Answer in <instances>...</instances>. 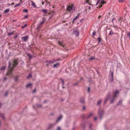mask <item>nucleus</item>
Wrapping results in <instances>:
<instances>
[{
	"instance_id": "nucleus-1",
	"label": "nucleus",
	"mask_w": 130,
	"mask_h": 130,
	"mask_svg": "<svg viewBox=\"0 0 130 130\" xmlns=\"http://www.w3.org/2000/svg\"><path fill=\"white\" fill-rule=\"evenodd\" d=\"M75 8V7L72 4L68 7L67 8V10L72 13L74 12Z\"/></svg>"
},
{
	"instance_id": "nucleus-2",
	"label": "nucleus",
	"mask_w": 130,
	"mask_h": 130,
	"mask_svg": "<svg viewBox=\"0 0 130 130\" xmlns=\"http://www.w3.org/2000/svg\"><path fill=\"white\" fill-rule=\"evenodd\" d=\"M9 66L8 69V71L7 73V75H11L12 74V71L13 69V68H11L10 65L11 64V62H8Z\"/></svg>"
},
{
	"instance_id": "nucleus-3",
	"label": "nucleus",
	"mask_w": 130,
	"mask_h": 130,
	"mask_svg": "<svg viewBox=\"0 0 130 130\" xmlns=\"http://www.w3.org/2000/svg\"><path fill=\"white\" fill-rule=\"evenodd\" d=\"M119 93V92L117 90H116L115 94L113 96L112 98L111 99L110 101V103H113L114 102V100L116 97L117 96V95Z\"/></svg>"
},
{
	"instance_id": "nucleus-4",
	"label": "nucleus",
	"mask_w": 130,
	"mask_h": 130,
	"mask_svg": "<svg viewBox=\"0 0 130 130\" xmlns=\"http://www.w3.org/2000/svg\"><path fill=\"white\" fill-rule=\"evenodd\" d=\"M104 112V110L103 109H100L99 110L98 113L100 115V118L101 120L103 115Z\"/></svg>"
},
{
	"instance_id": "nucleus-5",
	"label": "nucleus",
	"mask_w": 130,
	"mask_h": 130,
	"mask_svg": "<svg viewBox=\"0 0 130 130\" xmlns=\"http://www.w3.org/2000/svg\"><path fill=\"white\" fill-rule=\"evenodd\" d=\"M45 21V20H43L39 24L37 25V27L36 28V29L37 30H39L41 27L42 25L44 23Z\"/></svg>"
},
{
	"instance_id": "nucleus-6",
	"label": "nucleus",
	"mask_w": 130,
	"mask_h": 130,
	"mask_svg": "<svg viewBox=\"0 0 130 130\" xmlns=\"http://www.w3.org/2000/svg\"><path fill=\"white\" fill-rule=\"evenodd\" d=\"M58 60H59L58 59L56 60L55 59H54L53 60H51L50 61H49L48 60L46 61L45 62H46L47 63H53L57 61Z\"/></svg>"
},
{
	"instance_id": "nucleus-7",
	"label": "nucleus",
	"mask_w": 130,
	"mask_h": 130,
	"mask_svg": "<svg viewBox=\"0 0 130 130\" xmlns=\"http://www.w3.org/2000/svg\"><path fill=\"white\" fill-rule=\"evenodd\" d=\"M106 3V1H104L103 0H102L99 4V7H101L103 4Z\"/></svg>"
},
{
	"instance_id": "nucleus-8",
	"label": "nucleus",
	"mask_w": 130,
	"mask_h": 130,
	"mask_svg": "<svg viewBox=\"0 0 130 130\" xmlns=\"http://www.w3.org/2000/svg\"><path fill=\"white\" fill-rule=\"evenodd\" d=\"M74 34L76 36H78L79 35V31L77 30H76L74 31Z\"/></svg>"
},
{
	"instance_id": "nucleus-9",
	"label": "nucleus",
	"mask_w": 130,
	"mask_h": 130,
	"mask_svg": "<svg viewBox=\"0 0 130 130\" xmlns=\"http://www.w3.org/2000/svg\"><path fill=\"white\" fill-rule=\"evenodd\" d=\"M18 64V60H15L13 61V67H16V66Z\"/></svg>"
},
{
	"instance_id": "nucleus-10",
	"label": "nucleus",
	"mask_w": 130,
	"mask_h": 130,
	"mask_svg": "<svg viewBox=\"0 0 130 130\" xmlns=\"http://www.w3.org/2000/svg\"><path fill=\"white\" fill-rule=\"evenodd\" d=\"M28 39V37L27 36H25L24 37H22L21 39L22 40H23L24 41H26Z\"/></svg>"
},
{
	"instance_id": "nucleus-11",
	"label": "nucleus",
	"mask_w": 130,
	"mask_h": 130,
	"mask_svg": "<svg viewBox=\"0 0 130 130\" xmlns=\"http://www.w3.org/2000/svg\"><path fill=\"white\" fill-rule=\"evenodd\" d=\"M110 97V95L109 94H108L106 98L105 99V101L104 102V104H105L106 102L109 99Z\"/></svg>"
},
{
	"instance_id": "nucleus-12",
	"label": "nucleus",
	"mask_w": 130,
	"mask_h": 130,
	"mask_svg": "<svg viewBox=\"0 0 130 130\" xmlns=\"http://www.w3.org/2000/svg\"><path fill=\"white\" fill-rule=\"evenodd\" d=\"M79 101L80 103L83 104H84L85 102V100L83 98H80Z\"/></svg>"
},
{
	"instance_id": "nucleus-13",
	"label": "nucleus",
	"mask_w": 130,
	"mask_h": 130,
	"mask_svg": "<svg viewBox=\"0 0 130 130\" xmlns=\"http://www.w3.org/2000/svg\"><path fill=\"white\" fill-rule=\"evenodd\" d=\"M41 10L44 14H46L47 12V11L46 9H43Z\"/></svg>"
},
{
	"instance_id": "nucleus-14",
	"label": "nucleus",
	"mask_w": 130,
	"mask_h": 130,
	"mask_svg": "<svg viewBox=\"0 0 130 130\" xmlns=\"http://www.w3.org/2000/svg\"><path fill=\"white\" fill-rule=\"evenodd\" d=\"M42 107V106L41 105H39L38 104H36L35 105H33V107L34 108H35V107Z\"/></svg>"
},
{
	"instance_id": "nucleus-15",
	"label": "nucleus",
	"mask_w": 130,
	"mask_h": 130,
	"mask_svg": "<svg viewBox=\"0 0 130 130\" xmlns=\"http://www.w3.org/2000/svg\"><path fill=\"white\" fill-rule=\"evenodd\" d=\"M62 117V116H60L58 118L57 120L56 121V122L57 123L58 122L60 121Z\"/></svg>"
},
{
	"instance_id": "nucleus-16",
	"label": "nucleus",
	"mask_w": 130,
	"mask_h": 130,
	"mask_svg": "<svg viewBox=\"0 0 130 130\" xmlns=\"http://www.w3.org/2000/svg\"><path fill=\"white\" fill-rule=\"evenodd\" d=\"M59 66V63H56V64H54L53 66V67L54 68H56L58 66Z\"/></svg>"
},
{
	"instance_id": "nucleus-17",
	"label": "nucleus",
	"mask_w": 130,
	"mask_h": 130,
	"mask_svg": "<svg viewBox=\"0 0 130 130\" xmlns=\"http://www.w3.org/2000/svg\"><path fill=\"white\" fill-rule=\"evenodd\" d=\"M79 14H78L74 18L73 20V22L74 21L77 19L79 17Z\"/></svg>"
},
{
	"instance_id": "nucleus-18",
	"label": "nucleus",
	"mask_w": 130,
	"mask_h": 130,
	"mask_svg": "<svg viewBox=\"0 0 130 130\" xmlns=\"http://www.w3.org/2000/svg\"><path fill=\"white\" fill-rule=\"evenodd\" d=\"M10 11V9H6L4 11V13H8Z\"/></svg>"
},
{
	"instance_id": "nucleus-19",
	"label": "nucleus",
	"mask_w": 130,
	"mask_h": 130,
	"mask_svg": "<svg viewBox=\"0 0 130 130\" xmlns=\"http://www.w3.org/2000/svg\"><path fill=\"white\" fill-rule=\"evenodd\" d=\"M32 87V84L31 83H29L27 84L26 85V87L27 88H28L29 87Z\"/></svg>"
},
{
	"instance_id": "nucleus-20",
	"label": "nucleus",
	"mask_w": 130,
	"mask_h": 130,
	"mask_svg": "<svg viewBox=\"0 0 130 130\" xmlns=\"http://www.w3.org/2000/svg\"><path fill=\"white\" fill-rule=\"evenodd\" d=\"M31 2L32 3L31 4V5L33 6L34 7H36V5L35 3L33 2L32 1H31Z\"/></svg>"
},
{
	"instance_id": "nucleus-21",
	"label": "nucleus",
	"mask_w": 130,
	"mask_h": 130,
	"mask_svg": "<svg viewBox=\"0 0 130 130\" xmlns=\"http://www.w3.org/2000/svg\"><path fill=\"white\" fill-rule=\"evenodd\" d=\"M58 43L59 45H61L62 46H63V47H64V46L65 45L64 44L62 43H61L59 42H58Z\"/></svg>"
},
{
	"instance_id": "nucleus-22",
	"label": "nucleus",
	"mask_w": 130,
	"mask_h": 130,
	"mask_svg": "<svg viewBox=\"0 0 130 130\" xmlns=\"http://www.w3.org/2000/svg\"><path fill=\"white\" fill-rule=\"evenodd\" d=\"M111 76L112 77V79L110 80L111 81H112L113 80V72H112L111 73Z\"/></svg>"
},
{
	"instance_id": "nucleus-23",
	"label": "nucleus",
	"mask_w": 130,
	"mask_h": 130,
	"mask_svg": "<svg viewBox=\"0 0 130 130\" xmlns=\"http://www.w3.org/2000/svg\"><path fill=\"white\" fill-rule=\"evenodd\" d=\"M101 101H102V100H99V101H98V102L97 103V105H100L101 103Z\"/></svg>"
},
{
	"instance_id": "nucleus-24",
	"label": "nucleus",
	"mask_w": 130,
	"mask_h": 130,
	"mask_svg": "<svg viewBox=\"0 0 130 130\" xmlns=\"http://www.w3.org/2000/svg\"><path fill=\"white\" fill-rule=\"evenodd\" d=\"M27 56L29 57V59H31V58L32 57V56L31 55H30V54H27Z\"/></svg>"
},
{
	"instance_id": "nucleus-25",
	"label": "nucleus",
	"mask_w": 130,
	"mask_h": 130,
	"mask_svg": "<svg viewBox=\"0 0 130 130\" xmlns=\"http://www.w3.org/2000/svg\"><path fill=\"white\" fill-rule=\"evenodd\" d=\"M6 68V67L5 66H4L2 68H1L0 69L1 70H4Z\"/></svg>"
},
{
	"instance_id": "nucleus-26",
	"label": "nucleus",
	"mask_w": 130,
	"mask_h": 130,
	"mask_svg": "<svg viewBox=\"0 0 130 130\" xmlns=\"http://www.w3.org/2000/svg\"><path fill=\"white\" fill-rule=\"evenodd\" d=\"M27 26V24H25L24 26H22L21 27V29H23L25 28Z\"/></svg>"
},
{
	"instance_id": "nucleus-27",
	"label": "nucleus",
	"mask_w": 130,
	"mask_h": 130,
	"mask_svg": "<svg viewBox=\"0 0 130 130\" xmlns=\"http://www.w3.org/2000/svg\"><path fill=\"white\" fill-rule=\"evenodd\" d=\"M0 116H1L2 118L3 119H4V115L0 112Z\"/></svg>"
},
{
	"instance_id": "nucleus-28",
	"label": "nucleus",
	"mask_w": 130,
	"mask_h": 130,
	"mask_svg": "<svg viewBox=\"0 0 130 130\" xmlns=\"http://www.w3.org/2000/svg\"><path fill=\"white\" fill-rule=\"evenodd\" d=\"M92 115V113H91L87 117V118H89Z\"/></svg>"
},
{
	"instance_id": "nucleus-29",
	"label": "nucleus",
	"mask_w": 130,
	"mask_h": 130,
	"mask_svg": "<svg viewBox=\"0 0 130 130\" xmlns=\"http://www.w3.org/2000/svg\"><path fill=\"white\" fill-rule=\"evenodd\" d=\"M90 1L89 0H87L85 3V4L87 3L88 4H89Z\"/></svg>"
},
{
	"instance_id": "nucleus-30",
	"label": "nucleus",
	"mask_w": 130,
	"mask_h": 130,
	"mask_svg": "<svg viewBox=\"0 0 130 130\" xmlns=\"http://www.w3.org/2000/svg\"><path fill=\"white\" fill-rule=\"evenodd\" d=\"M13 34V32H9L7 34V35L8 36H9L11 35H12Z\"/></svg>"
},
{
	"instance_id": "nucleus-31",
	"label": "nucleus",
	"mask_w": 130,
	"mask_h": 130,
	"mask_svg": "<svg viewBox=\"0 0 130 130\" xmlns=\"http://www.w3.org/2000/svg\"><path fill=\"white\" fill-rule=\"evenodd\" d=\"M113 34V32L112 30H110L109 33V35H111Z\"/></svg>"
},
{
	"instance_id": "nucleus-32",
	"label": "nucleus",
	"mask_w": 130,
	"mask_h": 130,
	"mask_svg": "<svg viewBox=\"0 0 130 130\" xmlns=\"http://www.w3.org/2000/svg\"><path fill=\"white\" fill-rule=\"evenodd\" d=\"M61 81L62 82V87L63 88V85L64 84V82L63 79H61Z\"/></svg>"
},
{
	"instance_id": "nucleus-33",
	"label": "nucleus",
	"mask_w": 130,
	"mask_h": 130,
	"mask_svg": "<svg viewBox=\"0 0 130 130\" xmlns=\"http://www.w3.org/2000/svg\"><path fill=\"white\" fill-rule=\"evenodd\" d=\"M116 21V20L115 18H114L112 19V22L113 23H114Z\"/></svg>"
},
{
	"instance_id": "nucleus-34",
	"label": "nucleus",
	"mask_w": 130,
	"mask_h": 130,
	"mask_svg": "<svg viewBox=\"0 0 130 130\" xmlns=\"http://www.w3.org/2000/svg\"><path fill=\"white\" fill-rule=\"evenodd\" d=\"M21 4V3H20L16 5H15L14 6V7L15 8H16L17 7V6H19Z\"/></svg>"
},
{
	"instance_id": "nucleus-35",
	"label": "nucleus",
	"mask_w": 130,
	"mask_h": 130,
	"mask_svg": "<svg viewBox=\"0 0 130 130\" xmlns=\"http://www.w3.org/2000/svg\"><path fill=\"white\" fill-rule=\"evenodd\" d=\"M96 34V32L95 31H94V32H93L92 33V36L93 37H94V36H95Z\"/></svg>"
},
{
	"instance_id": "nucleus-36",
	"label": "nucleus",
	"mask_w": 130,
	"mask_h": 130,
	"mask_svg": "<svg viewBox=\"0 0 130 130\" xmlns=\"http://www.w3.org/2000/svg\"><path fill=\"white\" fill-rule=\"evenodd\" d=\"M8 91H7L6 92V93H5L4 96H6L8 95Z\"/></svg>"
},
{
	"instance_id": "nucleus-37",
	"label": "nucleus",
	"mask_w": 130,
	"mask_h": 130,
	"mask_svg": "<svg viewBox=\"0 0 130 130\" xmlns=\"http://www.w3.org/2000/svg\"><path fill=\"white\" fill-rule=\"evenodd\" d=\"M121 103L122 101H120L117 104V105H119L121 104Z\"/></svg>"
},
{
	"instance_id": "nucleus-38",
	"label": "nucleus",
	"mask_w": 130,
	"mask_h": 130,
	"mask_svg": "<svg viewBox=\"0 0 130 130\" xmlns=\"http://www.w3.org/2000/svg\"><path fill=\"white\" fill-rule=\"evenodd\" d=\"M94 57H90V58L89 59V60H93L94 59Z\"/></svg>"
},
{
	"instance_id": "nucleus-39",
	"label": "nucleus",
	"mask_w": 130,
	"mask_h": 130,
	"mask_svg": "<svg viewBox=\"0 0 130 130\" xmlns=\"http://www.w3.org/2000/svg\"><path fill=\"white\" fill-rule=\"evenodd\" d=\"M31 77V74H29L28 76L27 77L28 78H29Z\"/></svg>"
},
{
	"instance_id": "nucleus-40",
	"label": "nucleus",
	"mask_w": 130,
	"mask_h": 130,
	"mask_svg": "<svg viewBox=\"0 0 130 130\" xmlns=\"http://www.w3.org/2000/svg\"><path fill=\"white\" fill-rule=\"evenodd\" d=\"M98 42H99L101 41V38L100 37L98 38Z\"/></svg>"
},
{
	"instance_id": "nucleus-41",
	"label": "nucleus",
	"mask_w": 130,
	"mask_h": 130,
	"mask_svg": "<svg viewBox=\"0 0 130 130\" xmlns=\"http://www.w3.org/2000/svg\"><path fill=\"white\" fill-rule=\"evenodd\" d=\"M92 124H90V125L89 127V128L90 129H91V127H92Z\"/></svg>"
},
{
	"instance_id": "nucleus-42",
	"label": "nucleus",
	"mask_w": 130,
	"mask_h": 130,
	"mask_svg": "<svg viewBox=\"0 0 130 130\" xmlns=\"http://www.w3.org/2000/svg\"><path fill=\"white\" fill-rule=\"evenodd\" d=\"M23 11L26 12H27L28 11V10L26 9H25L23 10Z\"/></svg>"
},
{
	"instance_id": "nucleus-43",
	"label": "nucleus",
	"mask_w": 130,
	"mask_h": 130,
	"mask_svg": "<svg viewBox=\"0 0 130 130\" xmlns=\"http://www.w3.org/2000/svg\"><path fill=\"white\" fill-rule=\"evenodd\" d=\"M127 35L129 36V38L130 39V32H128Z\"/></svg>"
},
{
	"instance_id": "nucleus-44",
	"label": "nucleus",
	"mask_w": 130,
	"mask_h": 130,
	"mask_svg": "<svg viewBox=\"0 0 130 130\" xmlns=\"http://www.w3.org/2000/svg\"><path fill=\"white\" fill-rule=\"evenodd\" d=\"M28 17V15H25L24 17V18L26 19Z\"/></svg>"
},
{
	"instance_id": "nucleus-45",
	"label": "nucleus",
	"mask_w": 130,
	"mask_h": 130,
	"mask_svg": "<svg viewBox=\"0 0 130 130\" xmlns=\"http://www.w3.org/2000/svg\"><path fill=\"white\" fill-rule=\"evenodd\" d=\"M100 0H98L96 3L95 4L96 5L99 3V2Z\"/></svg>"
},
{
	"instance_id": "nucleus-46",
	"label": "nucleus",
	"mask_w": 130,
	"mask_h": 130,
	"mask_svg": "<svg viewBox=\"0 0 130 130\" xmlns=\"http://www.w3.org/2000/svg\"><path fill=\"white\" fill-rule=\"evenodd\" d=\"M57 130H61L60 128L59 127H58Z\"/></svg>"
},
{
	"instance_id": "nucleus-47",
	"label": "nucleus",
	"mask_w": 130,
	"mask_h": 130,
	"mask_svg": "<svg viewBox=\"0 0 130 130\" xmlns=\"http://www.w3.org/2000/svg\"><path fill=\"white\" fill-rule=\"evenodd\" d=\"M7 78L6 77H4V80L5 81L6 80Z\"/></svg>"
},
{
	"instance_id": "nucleus-48",
	"label": "nucleus",
	"mask_w": 130,
	"mask_h": 130,
	"mask_svg": "<svg viewBox=\"0 0 130 130\" xmlns=\"http://www.w3.org/2000/svg\"><path fill=\"white\" fill-rule=\"evenodd\" d=\"M122 19V18L120 17V18L118 19V20L119 21H120Z\"/></svg>"
},
{
	"instance_id": "nucleus-49",
	"label": "nucleus",
	"mask_w": 130,
	"mask_h": 130,
	"mask_svg": "<svg viewBox=\"0 0 130 130\" xmlns=\"http://www.w3.org/2000/svg\"><path fill=\"white\" fill-rule=\"evenodd\" d=\"M97 119V117H95L94 118V120H96Z\"/></svg>"
},
{
	"instance_id": "nucleus-50",
	"label": "nucleus",
	"mask_w": 130,
	"mask_h": 130,
	"mask_svg": "<svg viewBox=\"0 0 130 130\" xmlns=\"http://www.w3.org/2000/svg\"><path fill=\"white\" fill-rule=\"evenodd\" d=\"M123 2V1H122V0H120L119 1V2L120 3H122Z\"/></svg>"
},
{
	"instance_id": "nucleus-51",
	"label": "nucleus",
	"mask_w": 130,
	"mask_h": 130,
	"mask_svg": "<svg viewBox=\"0 0 130 130\" xmlns=\"http://www.w3.org/2000/svg\"><path fill=\"white\" fill-rule=\"evenodd\" d=\"M18 37V35L17 34L15 36H14V38H16Z\"/></svg>"
},
{
	"instance_id": "nucleus-52",
	"label": "nucleus",
	"mask_w": 130,
	"mask_h": 130,
	"mask_svg": "<svg viewBox=\"0 0 130 130\" xmlns=\"http://www.w3.org/2000/svg\"><path fill=\"white\" fill-rule=\"evenodd\" d=\"M36 89H35L33 91V93H34L35 92V91H36Z\"/></svg>"
},
{
	"instance_id": "nucleus-53",
	"label": "nucleus",
	"mask_w": 130,
	"mask_h": 130,
	"mask_svg": "<svg viewBox=\"0 0 130 130\" xmlns=\"http://www.w3.org/2000/svg\"><path fill=\"white\" fill-rule=\"evenodd\" d=\"M83 109L84 110H85V106L83 107Z\"/></svg>"
},
{
	"instance_id": "nucleus-54",
	"label": "nucleus",
	"mask_w": 130,
	"mask_h": 130,
	"mask_svg": "<svg viewBox=\"0 0 130 130\" xmlns=\"http://www.w3.org/2000/svg\"><path fill=\"white\" fill-rule=\"evenodd\" d=\"M89 90H90V88L89 87H88V91L89 92Z\"/></svg>"
},
{
	"instance_id": "nucleus-55",
	"label": "nucleus",
	"mask_w": 130,
	"mask_h": 130,
	"mask_svg": "<svg viewBox=\"0 0 130 130\" xmlns=\"http://www.w3.org/2000/svg\"><path fill=\"white\" fill-rule=\"evenodd\" d=\"M75 129V128L74 127H73L72 128V130H74Z\"/></svg>"
},
{
	"instance_id": "nucleus-56",
	"label": "nucleus",
	"mask_w": 130,
	"mask_h": 130,
	"mask_svg": "<svg viewBox=\"0 0 130 130\" xmlns=\"http://www.w3.org/2000/svg\"><path fill=\"white\" fill-rule=\"evenodd\" d=\"M15 79L16 81L17 80V78L16 77L15 78Z\"/></svg>"
},
{
	"instance_id": "nucleus-57",
	"label": "nucleus",
	"mask_w": 130,
	"mask_h": 130,
	"mask_svg": "<svg viewBox=\"0 0 130 130\" xmlns=\"http://www.w3.org/2000/svg\"><path fill=\"white\" fill-rule=\"evenodd\" d=\"M14 4V3H11V5H13Z\"/></svg>"
},
{
	"instance_id": "nucleus-58",
	"label": "nucleus",
	"mask_w": 130,
	"mask_h": 130,
	"mask_svg": "<svg viewBox=\"0 0 130 130\" xmlns=\"http://www.w3.org/2000/svg\"><path fill=\"white\" fill-rule=\"evenodd\" d=\"M42 5H43L44 3V2H42Z\"/></svg>"
},
{
	"instance_id": "nucleus-59",
	"label": "nucleus",
	"mask_w": 130,
	"mask_h": 130,
	"mask_svg": "<svg viewBox=\"0 0 130 130\" xmlns=\"http://www.w3.org/2000/svg\"><path fill=\"white\" fill-rule=\"evenodd\" d=\"M101 16H99V17H98V18H101Z\"/></svg>"
},
{
	"instance_id": "nucleus-60",
	"label": "nucleus",
	"mask_w": 130,
	"mask_h": 130,
	"mask_svg": "<svg viewBox=\"0 0 130 130\" xmlns=\"http://www.w3.org/2000/svg\"><path fill=\"white\" fill-rule=\"evenodd\" d=\"M46 102V101H44V103H45Z\"/></svg>"
},
{
	"instance_id": "nucleus-61",
	"label": "nucleus",
	"mask_w": 130,
	"mask_h": 130,
	"mask_svg": "<svg viewBox=\"0 0 130 130\" xmlns=\"http://www.w3.org/2000/svg\"><path fill=\"white\" fill-rule=\"evenodd\" d=\"M11 5V4H9L8 5V6H9L10 5Z\"/></svg>"
},
{
	"instance_id": "nucleus-62",
	"label": "nucleus",
	"mask_w": 130,
	"mask_h": 130,
	"mask_svg": "<svg viewBox=\"0 0 130 130\" xmlns=\"http://www.w3.org/2000/svg\"><path fill=\"white\" fill-rule=\"evenodd\" d=\"M51 126H52L53 125V124H51Z\"/></svg>"
},
{
	"instance_id": "nucleus-63",
	"label": "nucleus",
	"mask_w": 130,
	"mask_h": 130,
	"mask_svg": "<svg viewBox=\"0 0 130 130\" xmlns=\"http://www.w3.org/2000/svg\"><path fill=\"white\" fill-rule=\"evenodd\" d=\"M1 103H0V107H1Z\"/></svg>"
},
{
	"instance_id": "nucleus-64",
	"label": "nucleus",
	"mask_w": 130,
	"mask_h": 130,
	"mask_svg": "<svg viewBox=\"0 0 130 130\" xmlns=\"http://www.w3.org/2000/svg\"><path fill=\"white\" fill-rule=\"evenodd\" d=\"M47 4H50V3L49 2H48V3H47Z\"/></svg>"
}]
</instances>
